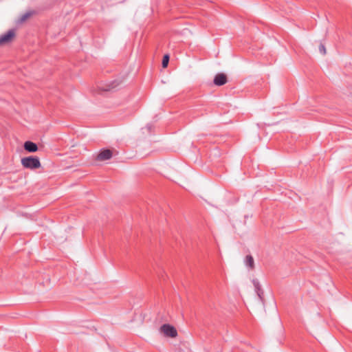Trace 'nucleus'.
<instances>
[{
    "instance_id": "obj_1",
    "label": "nucleus",
    "mask_w": 352,
    "mask_h": 352,
    "mask_svg": "<svg viewBox=\"0 0 352 352\" xmlns=\"http://www.w3.org/2000/svg\"><path fill=\"white\" fill-rule=\"evenodd\" d=\"M22 166L28 169L34 170L41 167V164L38 157L29 156L21 159Z\"/></svg>"
},
{
    "instance_id": "obj_2",
    "label": "nucleus",
    "mask_w": 352,
    "mask_h": 352,
    "mask_svg": "<svg viewBox=\"0 0 352 352\" xmlns=\"http://www.w3.org/2000/svg\"><path fill=\"white\" fill-rule=\"evenodd\" d=\"M160 332L165 337L175 338L177 336V329L169 324H162L160 328Z\"/></svg>"
},
{
    "instance_id": "obj_3",
    "label": "nucleus",
    "mask_w": 352,
    "mask_h": 352,
    "mask_svg": "<svg viewBox=\"0 0 352 352\" xmlns=\"http://www.w3.org/2000/svg\"><path fill=\"white\" fill-rule=\"evenodd\" d=\"M113 156L111 150L106 148L101 149L96 157L98 161H105L111 159Z\"/></svg>"
},
{
    "instance_id": "obj_4",
    "label": "nucleus",
    "mask_w": 352,
    "mask_h": 352,
    "mask_svg": "<svg viewBox=\"0 0 352 352\" xmlns=\"http://www.w3.org/2000/svg\"><path fill=\"white\" fill-rule=\"evenodd\" d=\"M15 35L14 30H10L6 34L0 36V45L10 43Z\"/></svg>"
},
{
    "instance_id": "obj_5",
    "label": "nucleus",
    "mask_w": 352,
    "mask_h": 352,
    "mask_svg": "<svg viewBox=\"0 0 352 352\" xmlns=\"http://www.w3.org/2000/svg\"><path fill=\"white\" fill-rule=\"evenodd\" d=\"M213 82L215 85L222 86L228 82L227 76L223 73H219L214 76Z\"/></svg>"
},
{
    "instance_id": "obj_6",
    "label": "nucleus",
    "mask_w": 352,
    "mask_h": 352,
    "mask_svg": "<svg viewBox=\"0 0 352 352\" xmlns=\"http://www.w3.org/2000/svg\"><path fill=\"white\" fill-rule=\"evenodd\" d=\"M24 149L30 153H34L38 151V146L31 141H26L23 144Z\"/></svg>"
},
{
    "instance_id": "obj_7",
    "label": "nucleus",
    "mask_w": 352,
    "mask_h": 352,
    "mask_svg": "<svg viewBox=\"0 0 352 352\" xmlns=\"http://www.w3.org/2000/svg\"><path fill=\"white\" fill-rule=\"evenodd\" d=\"M252 283L254 286L255 291H256L258 296L259 297L260 299H262V295L263 294V290L261 289V285H260L258 280L256 279H254L252 280Z\"/></svg>"
},
{
    "instance_id": "obj_8",
    "label": "nucleus",
    "mask_w": 352,
    "mask_h": 352,
    "mask_svg": "<svg viewBox=\"0 0 352 352\" xmlns=\"http://www.w3.org/2000/svg\"><path fill=\"white\" fill-rule=\"evenodd\" d=\"M245 264L247 267H250L251 270L254 269V261L251 255H247L245 258Z\"/></svg>"
},
{
    "instance_id": "obj_9",
    "label": "nucleus",
    "mask_w": 352,
    "mask_h": 352,
    "mask_svg": "<svg viewBox=\"0 0 352 352\" xmlns=\"http://www.w3.org/2000/svg\"><path fill=\"white\" fill-rule=\"evenodd\" d=\"M169 58H170V57H169L168 54L164 55L163 59H162V67L164 68H166L168 66V64L169 62Z\"/></svg>"
},
{
    "instance_id": "obj_10",
    "label": "nucleus",
    "mask_w": 352,
    "mask_h": 352,
    "mask_svg": "<svg viewBox=\"0 0 352 352\" xmlns=\"http://www.w3.org/2000/svg\"><path fill=\"white\" fill-rule=\"evenodd\" d=\"M118 84V82H113L111 84L107 85V87L104 89V91H110L111 89L116 87Z\"/></svg>"
},
{
    "instance_id": "obj_11",
    "label": "nucleus",
    "mask_w": 352,
    "mask_h": 352,
    "mask_svg": "<svg viewBox=\"0 0 352 352\" xmlns=\"http://www.w3.org/2000/svg\"><path fill=\"white\" fill-rule=\"evenodd\" d=\"M31 15H32V12H26L21 16L20 21L21 22H23V21H26L29 17H30Z\"/></svg>"
},
{
    "instance_id": "obj_12",
    "label": "nucleus",
    "mask_w": 352,
    "mask_h": 352,
    "mask_svg": "<svg viewBox=\"0 0 352 352\" xmlns=\"http://www.w3.org/2000/svg\"><path fill=\"white\" fill-rule=\"evenodd\" d=\"M319 52L323 55L326 54V48L322 43L319 45Z\"/></svg>"
}]
</instances>
